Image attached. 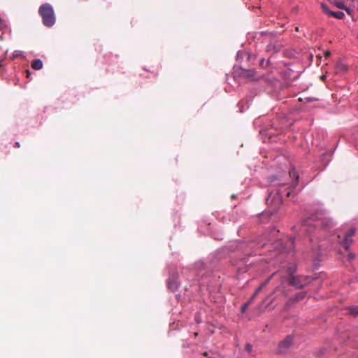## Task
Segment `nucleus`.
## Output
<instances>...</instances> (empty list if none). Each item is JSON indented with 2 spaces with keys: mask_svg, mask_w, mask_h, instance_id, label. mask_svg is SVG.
Here are the masks:
<instances>
[{
  "mask_svg": "<svg viewBox=\"0 0 358 358\" xmlns=\"http://www.w3.org/2000/svg\"><path fill=\"white\" fill-rule=\"evenodd\" d=\"M207 358H208V357H207Z\"/></svg>",
  "mask_w": 358,
  "mask_h": 358,
  "instance_id": "34",
  "label": "nucleus"
},
{
  "mask_svg": "<svg viewBox=\"0 0 358 358\" xmlns=\"http://www.w3.org/2000/svg\"><path fill=\"white\" fill-rule=\"evenodd\" d=\"M3 60L0 61V66H2L3 65Z\"/></svg>",
  "mask_w": 358,
  "mask_h": 358,
  "instance_id": "27",
  "label": "nucleus"
},
{
  "mask_svg": "<svg viewBox=\"0 0 358 358\" xmlns=\"http://www.w3.org/2000/svg\"><path fill=\"white\" fill-rule=\"evenodd\" d=\"M347 310L350 315L358 317V306H350Z\"/></svg>",
  "mask_w": 358,
  "mask_h": 358,
  "instance_id": "10",
  "label": "nucleus"
},
{
  "mask_svg": "<svg viewBox=\"0 0 358 358\" xmlns=\"http://www.w3.org/2000/svg\"><path fill=\"white\" fill-rule=\"evenodd\" d=\"M270 297H271V296L267 297V299H266V301L268 300Z\"/></svg>",
  "mask_w": 358,
  "mask_h": 358,
  "instance_id": "33",
  "label": "nucleus"
},
{
  "mask_svg": "<svg viewBox=\"0 0 358 358\" xmlns=\"http://www.w3.org/2000/svg\"><path fill=\"white\" fill-rule=\"evenodd\" d=\"M333 226L334 221L331 218L326 216L322 212H317L304 221L301 231V232L310 234L314 227L329 229Z\"/></svg>",
  "mask_w": 358,
  "mask_h": 358,
  "instance_id": "2",
  "label": "nucleus"
},
{
  "mask_svg": "<svg viewBox=\"0 0 358 358\" xmlns=\"http://www.w3.org/2000/svg\"><path fill=\"white\" fill-rule=\"evenodd\" d=\"M334 3V5H335L337 8H340V9H343V8H345V4H344V3H343V1H335Z\"/></svg>",
  "mask_w": 358,
  "mask_h": 358,
  "instance_id": "15",
  "label": "nucleus"
},
{
  "mask_svg": "<svg viewBox=\"0 0 358 358\" xmlns=\"http://www.w3.org/2000/svg\"><path fill=\"white\" fill-rule=\"evenodd\" d=\"M281 48V45L278 43L275 38H273L266 48L267 52H278Z\"/></svg>",
  "mask_w": 358,
  "mask_h": 358,
  "instance_id": "7",
  "label": "nucleus"
},
{
  "mask_svg": "<svg viewBox=\"0 0 358 358\" xmlns=\"http://www.w3.org/2000/svg\"><path fill=\"white\" fill-rule=\"evenodd\" d=\"M321 79H322V80H324L325 79V76H322L321 77Z\"/></svg>",
  "mask_w": 358,
  "mask_h": 358,
  "instance_id": "28",
  "label": "nucleus"
},
{
  "mask_svg": "<svg viewBox=\"0 0 358 358\" xmlns=\"http://www.w3.org/2000/svg\"><path fill=\"white\" fill-rule=\"evenodd\" d=\"M294 343V338L292 335H288L285 338L281 341L278 345L276 353L280 355H286L289 352Z\"/></svg>",
  "mask_w": 358,
  "mask_h": 358,
  "instance_id": "6",
  "label": "nucleus"
},
{
  "mask_svg": "<svg viewBox=\"0 0 358 358\" xmlns=\"http://www.w3.org/2000/svg\"><path fill=\"white\" fill-rule=\"evenodd\" d=\"M203 355H204V356H207V355H208L207 352H205L203 353Z\"/></svg>",
  "mask_w": 358,
  "mask_h": 358,
  "instance_id": "30",
  "label": "nucleus"
},
{
  "mask_svg": "<svg viewBox=\"0 0 358 358\" xmlns=\"http://www.w3.org/2000/svg\"><path fill=\"white\" fill-rule=\"evenodd\" d=\"M324 350H320V351L317 352V356H321V355H322L324 354Z\"/></svg>",
  "mask_w": 358,
  "mask_h": 358,
  "instance_id": "23",
  "label": "nucleus"
},
{
  "mask_svg": "<svg viewBox=\"0 0 358 358\" xmlns=\"http://www.w3.org/2000/svg\"><path fill=\"white\" fill-rule=\"evenodd\" d=\"M282 284L283 282H282L281 285L276 287L273 292V294H277L278 296L285 297L287 295L285 286Z\"/></svg>",
  "mask_w": 358,
  "mask_h": 358,
  "instance_id": "8",
  "label": "nucleus"
},
{
  "mask_svg": "<svg viewBox=\"0 0 358 358\" xmlns=\"http://www.w3.org/2000/svg\"><path fill=\"white\" fill-rule=\"evenodd\" d=\"M294 239L293 238H289V240L286 243V245L284 247L285 251H289L293 250L294 248Z\"/></svg>",
  "mask_w": 358,
  "mask_h": 358,
  "instance_id": "11",
  "label": "nucleus"
},
{
  "mask_svg": "<svg viewBox=\"0 0 358 358\" xmlns=\"http://www.w3.org/2000/svg\"><path fill=\"white\" fill-rule=\"evenodd\" d=\"M252 301V300L250 299L248 302H247V303H244L243 305H242V306H241V312L242 313H244L246 310V309L248 308V306L250 304Z\"/></svg>",
  "mask_w": 358,
  "mask_h": 358,
  "instance_id": "18",
  "label": "nucleus"
},
{
  "mask_svg": "<svg viewBox=\"0 0 358 358\" xmlns=\"http://www.w3.org/2000/svg\"><path fill=\"white\" fill-rule=\"evenodd\" d=\"M343 10H345L347 12L348 14L351 15V12H350V8H347L345 6V8H343Z\"/></svg>",
  "mask_w": 358,
  "mask_h": 358,
  "instance_id": "22",
  "label": "nucleus"
},
{
  "mask_svg": "<svg viewBox=\"0 0 358 358\" xmlns=\"http://www.w3.org/2000/svg\"><path fill=\"white\" fill-rule=\"evenodd\" d=\"M22 55L21 54V52L20 51H15L13 55V57L12 58L14 59L15 57H20Z\"/></svg>",
  "mask_w": 358,
  "mask_h": 358,
  "instance_id": "20",
  "label": "nucleus"
},
{
  "mask_svg": "<svg viewBox=\"0 0 358 358\" xmlns=\"http://www.w3.org/2000/svg\"><path fill=\"white\" fill-rule=\"evenodd\" d=\"M168 287L169 289L174 290L175 289H176L178 287V284L176 281L171 282V280H169L168 282Z\"/></svg>",
  "mask_w": 358,
  "mask_h": 358,
  "instance_id": "14",
  "label": "nucleus"
},
{
  "mask_svg": "<svg viewBox=\"0 0 358 358\" xmlns=\"http://www.w3.org/2000/svg\"><path fill=\"white\" fill-rule=\"evenodd\" d=\"M266 245V243H264L262 246L264 247Z\"/></svg>",
  "mask_w": 358,
  "mask_h": 358,
  "instance_id": "32",
  "label": "nucleus"
},
{
  "mask_svg": "<svg viewBox=\"0 0 358 358\" xmlns=\"http://www.w3.org/2000/svg\"><path fill=\"white\" fill-rule=\"evenodd\" d=\"M356 229L350 228L347 231H345L343 234H338V241L341 245H342L345 250H348L350 245L353 242L352 237L355 235Z\"/></svg>",
  "mask_w": 358,
  "mask_h": 358,
  "instance_id": "4",
  "label": "nucleus"
},
{
  "mask_svg": "<svg viewBox=\"0 0 358 358\" xmlns=\"http://www.w3.org/2000/svg\"><path fill=\"white\" fill-rule=\"evenodd\" d=\"M14 147L15 148H20V143L19 142H15V145H14Z\"/></svg>",
  "mask_w": 358,
  "mask_h": 358,
  "instance_id": "25",
  "label": "nucleus"
},
{
  "mask_svg": "<svg viewBox=\"0 0 358 358\" xmlns=\"http://www.w3.org/2000/svg\"><path fill=\"white\" fill-rule=\"evenodd\" d=\"M289 285L294 286L296 289H301L310 284L311 278L308 275H290L287 279Z\"/></svg>",
  "mask_w": 358,
  "mask_h": 358,
  "instance_id": "5",
  "label": "nucleus"
},
{
  "mask_svg": "<svg viewBox=\"0 0 358 358\" xmlns=\"http://www.w3.org/2000/svg\"><path fill=\"white\" fill-rule=\"evenodd\" d=\"M252 347L250 345H248V348L250 349Z\"/></svg>",
  "mask_w": 358,
  "mask_h": 358,
  "instance_id": "29",
  "label": "nucleus"
},
{
  "mask_svg": "<svg viewBox=\"0 0 358 358\" xmlns=\"http://www.w3.org/2000/svg\"><path fill=\"white\" fill-rule=\"evenodd\" d=\"M31 66L34 70H41L43 66V62L40 59H34L32 61Z\"/></svg>",
  "mask_w": 358,
  "mask_h": 358,
  "instance_id": "9",
  "label": "nucleus"
},
{
  "mask_svg": "<svg viewBox=\"0 0 358 358\" xmlns=\"http://www.w3.org/2000/svg\"><path fill=\"white\" fill-rule=\"evenodd\" d=\"M305 296H306L305 292H300V293H298L297 294H296L294 299L296 301H300V300L303 299L305 297Z\"/></svg>",
  "mask_w": 358,
  "mask_h": 358,
  "instance_id": "16",
  "label": "nucleus"
},
{
  "mask_svg": "<svg viewBox=\"0 0 358 358\" xmlns=\"http://www.w3.org/2000/svg\"><path fill=\"white\" fill-rule=\"evenodd\" d=\"M322 8L323 10V11L327 13V15H329L330 16V13L332 11V10H330L329 8L327 7V6H326L325 4L322 3Z\"/></svg>",
  "mask_w": 358,
  "mask_h": 358,
  "instance_id": "17",
  "label": "nucleus"
},
{
  "mask_svg": "<svg viewBox=\"0 0 358 358\" xmlns=\"http://www.w3.org/2000/svg\"><path fill=\"white\" fill-rule=\"evenodd\" d=\"M275 244H276V245H278L280 244V243L276 242Z\"/></svg>",
  "mask_w": 358,
  "mask_h": 358,
  "instance_id": "31",
  "label": "nucleus"
},
{
  "mask_svg": "<svg viewBox=\"0 0 358 358\" xmlns=\"http://www.w3.org/2000/svg\"><path fill=\"white\" fill-rule=\"evenodd\" d=\"M271 279V277L268 278L265 282H264L263 283H262L259 287L256 289L255 294H253V296H252L251 298V300H253V299L256 296V295L259 292H261V290L262 289V288L266 285V284L269 282Z\"/></svg>",
  "mask_w": 358,
  "mask_h": 358,
  "instance_id": "13",
  "label": "nucleus"
},
{
  "mask_svg": "<svg viewBox=\"0 0 358 358\" xmlns=\"http://www.w3.org/2000/svg\"><path fill=\"white\" fill-rule=\"evenodd\" d=\"M289 176L295 179L291 186L285 187L284 183L278 184V189L276 191L271 192L266 199V203L268 206V212L270 214L275 213L279 209L282 204V197L283 194L289 197L292 195L293 189L296 188L298 185L299 175L294 169L289 171Z\"/></svg>",
  "mask_w": 358,
  "mask_h": 358,
  "instance_id": "1",
  "label": "nucleus"
},
{
  "mask_svg": "<svg viewBox=\"0 0 358 358\" xmlns=\"http://www.w3.org/2000/svg\"><path fill=\"white\" fill-rule=\"evenodd\" d=\"M349 260H352L355 258V255L351 252H350L348 255Z\"/></svg>",
  "mask_w": 358,
  "mask_h": 358,
  "instance_id": "21",
  "label": "nucleus"
},
{
  "mask_svg": "<svg viewBox=\"0 0 358 358\" xmlns=\"http://www.w3.org/2000/svg\"><path fill=\"white\" fill-rule=\"evenodd\" d=\"M26 73H27V77L29 78L31 75V72L29 71V70H27L26 71Z\"/></svg>",
  "mask_w": 358,
  "mask_h": 358,
  "instance_id": "26",
  "label": "nucleus"
},
{
  "mask_svg": "<svg viewBox=\"0 0 358 358\" xmlns=\"http://www.w3.org/2000/svg\"><path fill=\"white\" fill-rule=\"evenodd\" d=\"M330 16L333 17H335L336 19L341 20V19H343L344 17L345 14L342 11H338V12L331 11L330 13Z\"/></svg>",
  "mask_w": 358,
  "mask_h": 358,
  "instance_id": "12",
  "label": "nucleus"
},
{
  "mask_svg": "<svg viewBox=\"0 0 358 358\" xmlns=\"http://www.w3.org/2000/svg\"><path fill=\"white\" fill-rule=\"evenodd\" d=\"M38 13L42 18L43 24L48 27H52L55 23V15L52 6L45 3L42 4L38 9Z\"/></svg>",
  "mask_w": 358,
  "mask_h": 358,
  "instance_id": "3",
  "label": "nucleus"
},
{
  "mask_svg": "<svg viewBox=\"0 0 358 358\" xmlns=\"http://www.w3.org/2000/svg\"><path fill=\"white\" fill-rule=\"evenodd\" d=\"M330 55H331V52H330L329 51H326V52H324V56H325L326 57H329V56H330Z\"/></svg>",
  "mask_w": 358,
  "mask_h": 358,
  "instance_id": "24",
  "label": "nucleus"
},
{
  "mask_svg": "<svg viewBox=\"0 0 358 358\" xmlns=\"http://www.w3.org/2000/svg\"><path fill=\"white\" fill-rule=\"evenodd\" d=\"M254 73H255L254 70H249V71H245V76L248 78H252L254 76Z\"/></svg>",
  "mask_w": 358,
  "mask_h": 358,
  "instance_id": "19",
  "label": "nucleus"
}]
</instances>
